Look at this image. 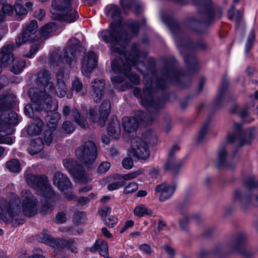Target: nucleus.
<instances>
[{
  "instance_id": "nucleus-50",
  "label": "nucleus",
  "mask_w": 258,
  "mask_h": 258,
  "mask_svg": "<svg viewBox=\"0 0 258 258\" xmlns=\"http://www.w3.org/2000/svg\"><path fill=\"white\" fill-rule=\"evenodd\" d=\"M110 167V164L109 162H102L98 167V172L101 173H104L109 169Z\"/></svg>"
},
{
  "instance_id": "nucleus-16",
  "label": "nucleus",
  "mask_w": 258,
  "mask_h": 258,
  "mask_svg": "<svg viewBox=\"0 0 258 258\" xmlns=\"http://www.w3.org/2000/svg\"><path fill=\"white\" fill-rule=\"evenodd\" d=\"M131 146L133 156L142 160H146L149 157L148 146L142 139L139 137L133 139Z\"/></svg>"
},
{
  "instance_id": "nucleus-20",
  "label": "nucleus",
  "mask_w": 258,
  "mask_h": 258,
  "mask_svg": "<svg viewBox=\"0 0 258 258\" xmlns=\"http://www.w3.org/2000/svg\"><path fill=\"white\" fill-rule=\"evenodd\" d=\"M179 150L178 145H174L170 149L169 152V159L165 164L164 170L171 171L173 174H176L181 167L179 162L176 161L173 158L174 153Z\"/></svg>"
},
{
  "instance_id": "nucleus-9",
  "label": "nucleus",
  "mask_w": 258,
  "mask_h": 258,
  "mask_svg": "<svg viewBox=\"0 0 258 258\" xmlns=\"http://www.w3.org/2000/svg\"><path fill=\"white\" fill-rule=\"evenodd\" d=\"M27 183L33 188L38 195L46 199H50L54 195L46 176L44 175H34L28 173L25 176Z\"/></svg>"
},
{
  "instance_id": "nucleus-6",
  "label": "nucleus",
  "mask_w": 258,
  "mask_h": 258,
  "mask_svg": "<svg viewBox=\"0 0 258 258\" xmlns=\"http://www.w3.org/2000/svg\"><path fill=\"white\" fill-rule=\"evenodd\" d=\"M14 102L13 97L10 94L1 96L0 98V144L11 145L13 139L9 136L12 135L14 130L12 125H16L19 123L18 115L13 111L8 114V117L4 119V116L7 114V109L12 106Z\"/></svg>"
},
{
  "instance_id": "nucleus-56",
  "label": "nucleus",
  "mask_w": 258,
  "mask_h": 258,
  "mask_svg": "<svg viewBox=\"0 0 258 258\" xmlns=\"http://www.w3.org/2000/svg\"><path fill=\"white\" fill-rule=\"evenodd\" d=\"M188 222V217L187 216H183V218L179 221V226L183 230H187Z\"/></svg>"
},
{
  "instance_id": "nucleus-40",
  "label": "nucleus",
  "mask_w": 258,
  "mask_h": 258,
  "mask_svg": "<svg viewBox=\"0 0 258 258\" xmlns=\"http://www.w3.org/2000/svg\"><path fill=\"white\" fill-rule=\"evenodd\" d=\"M245 187L247 190H251L256 187L257 184L254 181L253 177L250 176L245 178L243 181Z\"/></svg>"
},
{
  "instance_id": "nucleus-35",
  "label": "nucleus",
  "mask_w": 258,
  "mask_h": 258,
  "mask_svg": "<svg viewBox=\"0 0 258 258\" xmlns=\"http://www.w3.org/2000/svg\"><path fill=\"white\" fill-rule=\"evenodd\" d=\"M95 245L101 255L106 257L108 255V246L106 242L103 241H97Z\"/></svg>"
},
{
  "instance_id": "nucleus-41",
  "label": "nucleus",
  "mask_w": 258,
  "mask_h": 258,
  "mask_svg": "<svg viewBox=\"0 0 258 258\" xmlns=\"http://www.w3.org/2000/svg\"><path fill=\"white\" fill-rule=\"evenodd\" d=\"M134 4V0H120V5L126 14L133 7Z\"/></svg>"
},
{
  "instance_id": "nucleus-33",
  "label": "nucleus",
  "mask_w": 258,
  "mask_h": 258,
  "mask_svg": "<svg viewBox=\"0 0 258 258\" xmlns=\"http://www.w3.org/2000/svg\"><path fill=\"white\" fill-rule=\"evenodd\" d=\"M233 200L239 203L243 208H244V205L248 200V199L243 195V192L240 189H236L233 194Z\"/></svg>"
},
{
  "instance_id": "nucleus-62",
  "label": "nucleus",
  "mask_w": 258,
  "mask_h": 258,
  "mask_svg": "<svg viewBox=\"0 0 258 258\" xmlns=\"http://www.w3.org/2000/svg\"><path fill=\"white\" fill-rule=\"evenodd\" d=\"M165 250L166 253L171 256H173L175 254V251L174 249L172 247H170L169 245H165L164 246Z\"/></svg>"
},
{
  "instance_id": "nucleus-47",
  "label": "nucleus",
  "mask_w": 258,
  "mask_h": 258,
  "mask_svg": "<svg viewBox=\"0 0 258 258\" xmlns=\"http://www.w3.org/2000/svg\"><path fill=\"white\" fill-rule=\"evenodd\" d=\"M244 246V238H240L237 239L234 243L232 247L233 251H240V248Z\"/></svg>"
},
{
  "instance_id": "nucleus-26",
  "label": "nucleus",
  "mask_w": 258,
  "mask_h": 258,
  "mask_svg": "<svg viewBox=\"0 0 258 258\" xmlns=\"http://www.w3.org/2000/svg\"><path fill=\"white\" fill-rule=\"evenodd\" d=\"M31 124L28 127V133L31 136L38 135L40 134L42 126V121L38 117L33 118Z\"/></svg>"
},
{
  "instance_id": "nucleus-15",
  "label": "nucleus",
  "mask_w": 258,
  "mask_h": 258,
  "mask_svg": "<svg viewBox=\"0 0 258 258\" xmlns=\"http://www.w3.org/2000/svg\"><path fill=\"white\" fill-rule=\"evenodd\" d=\"M110 111V103L108 101H104L99 109L95 107L90 109L89 114L91 119L94 122H98L101 126L104 125L107 116Z\"/></svg>"
},
{
  "instance_id": "nucleus-51",
  "label": "nucleus",
  "mask_w": 258,
  "mask_h": 258,
  "mask_svg": "<svg viewBox=\"0 0 258 258\" xmlns=\"http://www.w3.org/2000/svg\"><path fill=\"white\" fill-rule=\"evenodd\" d=\"M104 222L109 227H113L117 223V218L114 217H108L104 219Z\"/></svg>"
},
{
  "instance_id": "nucleus-34",
  "label": "nucleus",
  "mask_w": 258,
  "mask_h": 258,
  "mask_svg": "<svg viewBox=\"0 0 258 258\" xmlns=\"http://www.w3.org/2000/svg\"><path fill=\"white\" fill-rule=\"evenodd\" d=\"M56 29L54 23L51 22L44 25L41 29V34L44 37L48 36L54 30Z\"/></svg>"
},
{
  "instance_id": "nucleus-37",
  "label": "nucleus",
  "mask_w": 258,
  "mask_h": 258,
  "mask_svg": "<svg viewBox=\"0 0 258 258\" xmlns=\"http://www.w3.org/2000/svg\"><path fill=\"white\" fill-rule=\"evenodd\" d=\"M254 32L253 30H251L249 33L247 41L245 45L244 51L246 54H248L249 51L251 49L252 46L253 42H254Z\"/></svg>"
},
{
  "instance_id": "nucleus-55",
  "label": "nucleus",
  "mask_w": 258,
  "mask_h": 258,
  "mask_svg": "<svg viewBox=\"0 0 258 258\" xmlns=\"http://www.w3.org/2000/svg\"><path fill=\"white\" fill-rule=\"evenodd\" d=\"M85 217V215L84 212H77L74 214L73 220L76 223L79 224L81 222V220L84 219Z\"/></svg>"
},
{
  "instance_id": "nucleus-61",
  "label": "nucleus",
  "mask_w": 258,
  "mask_h": 258,
  "mask_svg": "<svg viewBox=\"0 0 258 258\" xmlns=\"http://www.w3.org/2000/svg\"><path fill=\"white\" fill-rule=\"evenodd\" d=\"M111 79L113 84H120L123 82L124 80V77L121 76H115L113 77H111Z\"/></svg>"
},
{
  "instance_id": "nucleus-64",
  "label": "nucleus",
  "mask_w": 258,
  "mask_h": 258,
  "mask_svg": "<svg viewBox=\"0 0 258 258\" xmlns=\"http://www.w3.org/2000/svg\"><path fill=\"white\" fill-rule=\"evenodd\" d=\"M208 130L207 125L204 126L201 130L199 133V140H201L202 138L204 136V135L206 134Z\"/></svg>"
},
{
  "instance_id": "nucleus-32",
  "label": "nucleus",
  "mask_w": 258,
  "mask_h": 258,
  "mask_svg": "<svg viewBox=\"0 0 258 258\" xmlns=\"http://www.w3.org/2000/svg\"><path fill=\"white\" fill-rule=\"evenodd\" d=\"M134 214L137 216L141 217L146 215H151L152 211L151 210L148 209L145 205H140L135 208Z\"/></svg>"
},
{
  "instance_id": "nucleus-2",
  "label": "nucleus",
  "mask_w": 258,
  "mask_h": 258,
  "mask_svg": "<svg viewBox=\"0 0 258 258\" xmlns=\"http://www.w3.org/2000/svg\"><path fill=\"white\" fill-rule=\"evenodd\" d=\"M67 78V75L64 74L63 70L59 69L56 75L57 84L54 87L52 76L49 71L44 69L39 71L36 81L37 85L42 88L43 91H39L35 88L30 89L28 95L33 102V105H35V103L41 104L44 102L46 104L47 110L58 109V103L55 99H52L51 96L54 93L59 97H63L66 95L67 89L65 80Z\"/></svg>"
},
{
  "instance_id": "nucleus-21",
  "label": "nucleus",
  "mask_w": 258,
  "mask_h": 258,
  "mask_svg": "<svg viewBox=\"0 0 258 258\" xmlns=\"http://www.w3.org/2000/svg\"><path fill=\"white\" fill-rule=\"evenodd\" d=\"M53 181V184L62 191L70 189L72 186V183L67 175L60 172L54 173Z\"/></svg>"
},
{
  "instance_id": "nucleus-25",
  "label": "nucleus",
  "mask_w": 258,
  "mask_h": 258,
  "mask_svg": "<svg viewBox=\"0 0 258 258\" xmlns=\"http://www.w3.org/2000/svg\"><path fill=\"white\" fill-rule=\"evenodd\" d=\"M106 15L114 20H120L121 11L117 5H109L107 6L104 10Z\"/></svg>"
},
{
  "instance_id": "nucleus-1",
  "label": "nucleus",
  "mask_w": 258,
  "mask_h": 258,
  "mask_svg": "<svg viewBox=\"0 0 258 258\" xmlns=\"http://www.w3.org/2000/svg\"><path fill=\"white\" fill-rule=\"evenodd\" d=\"M162 74L163 76L160 79H157L155 75L152 77L149 74L144 75L145 88L143 91L138 88L134 89V95L141 99V104L149 112L145 113L139 111L136 114L137 118L124 117L122 119V125L126 132H135L138 127L139 120L147 124H150L155 119L159 109L163 106V102L155 99V93L157 89L166 88L169 82H173L176 77V73L171 68L164 70Z\"/></svg>"
},
{
  "instance_id": "nucleus-36",
  "label": "nucleus",
  "mask_w": 258,
  "mask_h": 258,
  "mask_svg": "<svg viewBox=\"0 0 258 258\" xmlns=\"http://www.w3.org/2000/svg\"><path fill=\"white\" fill-rule=\"evenodd\" d=\"M26 66V61L20 59L14 64L11 71L15 74H20Z\"/></svg>"
},
{
  "instance_id": "nucleus-5",
  "label": "nucleus",
  "mask_w": 258,
  "mask_h": 258,
  "mask_svg": "<svg viewBox=\"0 0 258 258\" xmlns=\"http://www.w3.org/2000/svg\"><path fill=\"white\" fill-rule=\"evenodd\" d=\"M146 54L140 52L136 44L133 45L131 51L129 53L124 54L125 63L121 58L116 57L111 63V68L113 71L118 75H123L128 78L130 81L134 85H138L140 83V78L138 75L131 73V68L135 66L137 69L142 73L140 68H146L143 62V59L145 58Z\"/></svg>"
},
{
  "instance_id": "nucleus-13",
  "label": "nucleus",
  "mask_w": 258,
  "mask_h": 258,
  "mask_svg": "<svg viewBox=\"0 0 258 258\" xmlns=\"http://www.w3.org/2000/svg\"><path fill=\"white\" fill-rule=\"evenodd\" d=\"M46 104L44 102L40 103H35V105L31 106L30 105H27L24 108L25 113L31 117L30 111L35 107V109L39 111L41 110L43 108L45 111L49 112V114L47 116L46 120L48 121L47 125L50 129L55 130L57 126V123L60 118V114L56 112L57 110H47L46 109Z\"/></svg>"
},
{
  "instance_id": "nucleus-45",
  "label": "nucleus",
  "mask_w": 258,
  "mask_h": 258,
  "mask_svg": "<svg viewBox=\"0 0 258 258\" xmlns=\"http://www.w3.org/2000/svg\"><path fill=\"white\" fill-rule=\"evenodd\" d=\"M42 47V45L40 43L35 44L32 45L28 53L24 54L23 55L28 58H31L34 56L37 51Z\"/></svg>"
},
{
  "instance_id": "nucleus-11",
  "label": "nucleus",
  "mask_w": 258,
  "mask_h": 258,
  "mask_svg": "<svg viewBox=\"0 0 258 258\" xmlns=\"http://www.w3.org/2000/svg\"><path fill=\"white\" fill-rule=\"evenodd\" d=\"M241 125L237 123H234V132L227 136L226 141L228 143H232L235 141H238L239 146H242L249 144L253 137L254 128L246 130L244 132L241 131Z\"/></svg>"
},
{
  "instance_id": "nucleus-43",
  "label": "nucleus",
  "mask_w": 258,
  "mask_h": 258,
  "mask_svg": "<svg viewBox=\"0 0 258 258\" xmlns=\"http://www.w3.org/2000/svg\"><path fill=\"white\" fill-rule=\"evenodd\" d=\"M16 14L18 15H23L27 14V10L22 5L21 1L16 2L14 6Z\"/></svg>"
},
{
  "instance_id": "nucleus-10",
  "label": "nucleus",
  "mask_w": 258,
  "mask_h": 258,
  "mask_svg": "<svg viewBox=\"0 0 258 258\" xmlns=\"http://www.w3.org/2000/svg\"><path fill=\"white\" fill-rule=\"evenodd\" d=\"M97 155L95 144L92 141H88L77 148L75 151V156L85 165L92 164Z\"/></svg>"
},
{
  "instance_id": "nucleus-8",
  "label": "nucleus",
  "mask_w": 258,
  "mask_h": 258,
  "mask_svg": "<svg viewBox=\"0 0 258 258\" xmlns=\"http://www.w3.org/2000/svg\"><path fill=\"white\" fill-rule=\"evenodd\" d=\"M73 0H52L50 12L53 19L68 23L75 22L79 17L78 12L72 8Z\"/></svg>"
},
{
  "instance_id": "nucleus-30",
  "label": "nucleus",
  "mask_w": 258,
  "mask_h": 258,
  "mask_svg": "<svg viewBox=\"0 0 258 258\" xmlns=\"http://www.w3.org/2000/svg\"><path fill=\"white\" fill-rule=\"evenodd\" d=\"M143 140L145 143L151 145H155L157 143L156 134L152 131H147L143 134Z\"/></svg>"
},
{
  "instance_id": "nucleus-28",
  "label": "nucleus",
  "mask_w": 258,
  "mask_h": 258,
  "mask_svg": "<svg viewBox=\"0 0 258 258\" xmlns=\"http://www.w3.org/2000/svg\"><path fill=\"white\" fill-rule=\"evenodd\" d=\"M6 3V0H0V22L5 20L6 15L10 16L14 13V8Z\"/></svg>"
},
{
  "instance_id": "nucleus-27",
  "label": "nucleus",
  "mask_w": 258,
  "mask_h": 258,
  "mask_svg": "<svg viewBox=\"0 0 258 258\" xmlns=\"http://www.w3.org/2000/svg\"><path fill=\"white\" fill-rule=\"evenodd\" d=\"M43 148V142L42 139L38 137L31 141L28 151L31 155H35L40 152Z\"/></svg>"
},
{
  "instance_id": "nucleus-23",
  "label": "nucleus",
  "mask_w": 258,
  "mask_h": 258,
  "mask_svg": "<svg viewBox=\"0 0 258 258\" xmlns=\"http://www.w3.org/2000/svg\"><path fill=\"white\" fill-rule=\"evenodd\" d=\"M14 46L13 44H8L4 46L1 50V61L4 66H7L12 63L14 60L13 50Z\"/></svg>"
},
{
  "instance_id": "nucleus-24",
  "label": "nucleus",
  "mask_w": 258,
  "mask_h": 258,
  "mask_svg": "<svg viewBox=\"0 0 258 258\" xmlns=\"http://www.w3.org/2000/svg\"><path fill=\"white\" fill-rule=\"evenodd\" d=\"M120 128L118 120L113 118L109 122L107 127V133L113 139H118L120 136Z\"/></svg>"
},
{
  "instance_id": "nucleus-44",
  "label": "nucleus",
  "mask_w": 258,
  "mask_h": 258,
  "mask_svg": "<svg viewBox=\"0 0 258 258\" xmlns=\"http://www.w3.org/2000/svg\"><path fill=\"white\" fill-rule=\"evenodd\" d=\"M138 188V184L136 182H131L125 186L123 192L125 194H129L135 192Z\"/></svg>"
},
{
  "instance_id": "nucleus-12",
  "label": "nucleus",
  "mask_w": 258,
  "mask_h": 258,
  "mask_svg": "<svg viewBox=\"0 0 258 258\" xmlns=\"http://www.w3.org/2000/svg\"><path fill=\"white\" fill-rule=\"evenodd\" d=\"M64 167L71 175L81 183H86L90 180V177L86 173L84 167L72 158L66 159L63 162Z\"/></svg>"
},
{
  "instance_id": "nucleus-3",
  "label": "nucleus",
  "mask_w": 258,
  "mask_h": 258,
  "mask_svg": "<svg viewBox=\"0 0 258 258\" xmlns=\"http://www.w3.org/2000/svg\"><path fill=\"white\" fill-rule=\"evenodd\" d=\"M22 201L17 195L12 194L11 199L8 202L4 199H0V218L5 223H12L13 226L17 224V216L21 211L27 217H32L38 211V201L33 194L28 190L22 191L21 194ZM20 224V223H18Z\"/></svg>"
},
{
  "instance_id": "nucleus-17",
  "label": "nucleus",
  "mask_w": 258,
  "mask_h": 258,
  "mask_svg": "<svg viewBox=\"0 0 258 258\" xmlns=\"http://www.w3.org/2000/svg\"><path fill=\"white\" fill-rule=\"evenodd\" d=\"M38 26L36 20L31 21L24 27L22 33L16 39L17 46L29 41L31 39V36L34 35L38 30Z\"/></svg>"
},
{
  "instance_id": "nucleus-38",
  "label": "nucleus",
  "mask_w": 258,
  "mask_h": 258,
  "mask_svg": "<svg viewBox=\"0 0 258 258\" xmlns=\"http://www.w3.org/2000/svg\"><path fill=\"white\" fill-rule=\"evenodd\" d=\"M226 155L227 153L225 149H222L219 151L217 167H221L226 166Z\"/></svg>"
},
{
  "instance_id": "nucleus-31",
  "label": "nucleus",
  "mask_w": 258,
  "mask_h": 258,
  "mask_svg": "<svg viewBox=\"0 0 258 258\" xmlns=\"http://www.w3.org/2000/svg\"><path fill=\"white\" fill-rule=\"evenodd\" d=\"M6 167L9 170L13 173H19L21 170V165L18 159H14L6 163Z\"/></svg>"
},
{
  "instance_id": "nucleus-39",
  "label": "nucleus",
  "mask_w": 258,
  "mask_h": 258,
  "mask_svg": "<svg viewBox=\"0 0 258 258\" xmlns=\"http://www.w3.org/2000/svg\"><path fill=\"white\" fill-rule=\"evenodd\" d=\"M144 172L143 169H138L137 170L131 172L127 174H124L122 176V178L124 180H128L135 179L137 176L141 175Z\"/></svg>"
},
{
  "instance_id": "nucleus-7",
  "label": "nucleus",
  "mask_w": 258,
  "mask_h": 258,
  "mask_svg": "<svg viewBox=\"0 0 258 258\" xmlns=\"http://www.w3.org/2000/svg\"><path fill=\"white\" fill-rule=\"evenodd\" d=\"M80 41L76 38H71L63 52L56 51L52 52L49 57L51 66H61L64 62L70 65L78 55H80L81 48ZM82 49V48H81Z\"/></svg>"
},
{
  "instance_id": "nucleus-52",
  "label": "nucleus",
  "mask_w": 258,
  "mask_h": 258,
  "mask_svg": "<svg viewBox=\"0 0 258 258\" xmlns=\"http://www.w3.org/2000/svg\"><path fill=\"white\" fill-rule=\"evenodd\" d=\"M122 166L126 169H131L134 165V162L132 158H125L122 162Z\"/></svg>"
},
{
  "instance_id": "nucleus-53",
  "label": "nucleus",
  "mask_w": 258,
  "mask_h": 258,
  "mask_svg": "<svg viewBox=\"0 0 258 258\" xmlns=\"http://www.w3.org/2000/svg\"><path fill=\"white\" fill-rule=\"evenodd\" d=\"M124 185V182L123 181H116L110 183L107 188L109 190H113L118 189Z\"/></svg>"
},
{
  "instance_id": "nucleus-49",
  "label": "nucleus",
  "mask_w": 258,
  "mask_h": 258,
  "mask_svg": "<svg viewBox=\"0 0 258 258\" xmlns=\"http://www.w3.org/2000/svg\"><path fill=\"white\" fill-rule=\"evenodd\" d=\"M83 89L82 83L78 79L76 78L72 82V89L77 92H80Z\"/></svg>"
},
{
  "instance_id": "nucleus-60",
  "label": "nucleus",
  "mask_w": 258,
  "mask_h": 258,
  "mask_svg": "<svg viewBox=\"0 0 258 258\" xmlns=\"http://www.w3.org/2000/svg\"><path fill=\"white\" fill-rule=\"evenodd\" d=\"M134 224V222L132 220H128L127 221L124 225V226L120 230L121 233H123L125 232L128 228L132 227L133 226Z\"/></svg>"
},
{
  "instance_id": "nucleus-57",
  "label": "nucleus",
  "mask_w": 258,
  "mask_h": 258,
  "mask_svg": "<svg viewBox=\"0 0 258 258\" xmlns=\"http://www.w3.org/2000/svg\"><path fill=\"white\" fill-rule=\"evenodd\" d=\"M139 249L141 251L146 254H149L152 252V249L150 246L146 243L140 245Z\"/></svg>"
},
{
  "instance_id": "nucleus-18",
  "label": "nucleus",
  "mask_w": 258,
  "mask_h": 258,
  "mask_svg": "<svg viewBox=\"0 0 258 258\" xmlns=\"http://www.w3.org/2000/svg\"><path fill=\"white\" fill-rule=\"evenodd\" d=\"M97 66V56L93 51L87 53L82 62V73L85 76L89 75Z\"/></svg>"
},
{
  "instance_id": "nucleus-22",
  "label": "nucleus",
  "mask_w": 258,
  "mask_h": 258,
  "mask_svg": "<svg viewBox=\"0 0 258 258\" xmlns=\"http://www.w3.org/2000/svg\"><path fill=\"white\" fill-rule=\"evenodd\" d=\"M176 186L173 184L163 183L156 187L155 190L160 193L159 200L164 202L170 198L174 193Z\"/></svg>"
},
{
  "instance_id": "nucleus-4",
  "label": "nucleus",
  "mask_w": 258,
  "mask_h": 258,
  "mask_svg": "<svg viewBox=\"0 0 258 258\" xmlns=\"http://www.w3.org/2000/svg\"><path fill=\"white\" fill-rule=\"evenodd\" d=\"M139 25L138 22L128 20L122 23L121 21L112 22L110 24L109 30H104L98 33V36L104 42L111 44L112 54H123L125 45L129 39L137 35Z\"/></svg>"
},
{
  "instance_id": "nucleus-19",
  "label": "nucleus",
  "mask_w": 258,
  "mask_h": 258,
  "mask_svg": "<svg viewBox=\"0 0 258 258\" xmlns=\"http://www.w3.org/2000/svg\"><path fill=\"white\" fill-rule=\"evenodd\" d=\"M105 81L103 79H94L91 84L90 93L94 102L100 101L105 89Z\"/></svg>"
},
{
  "instance_id": "nucleus-63",
  "label": "nucleus",
  "mask_w": 258,
  "mask_h": 258,
  "mask_svg": "<svg viewBox=\"0 0 258 258\" xmlns=\"http://www.w3.org/2000/svg\"><path fill=\"white\" fill-rule=\"evenodd\" d=\"M111 212V208L109 207H104L102 208L99 212L102 216H105L107 214L110 213Z\"/></svg>"
},
{
  "instance_id": "nucleus-42",
  "label": "nucleus",
  "mask_w": 258,
  "mask_h": 258,
  "mask_svg": "<svg viewBox=\"0 0 258 258\" xmlns=\"http://www.w3.org/2000/svg\"><path fill=\"white\" fill-rule=\"evenodd\" d=\"M247 110V107H244L240 109L239 106L235 105L233 106V108L232 109L231 112L232 113H235L239 111V112H238L239 115L242 119H245V118H246V117H247L248 114Z\"/></svg>"
},
{
  "instance_id": "nucleus-59",
  "label": "nucleus",
  "mask_w": 258,
  "mask_h": 258,
  "mask_svg": "<svg viewBox=\"0 0 258 258\" xmlns=\"http://www.w3.org/2000/svg\"><path fill=\"white\" fill-rule=\"evenodd\" d=\"M56 219L60 223H64L67 219L66 214L63 212L58 213L56 216Z\"/></svg>"
},
{
  "instance_id": "nucleus-29",
  "label": "nucleus",
  "mask_w": 258,
  "mask_h": 258,
  "mask_svg": "<svg viewBox=\"0 0 258 258\" xmlns=\"http://www.w3.org/2000/svg\"><path fill=\"white\" fill-rule=\"evenodd\" d=\"M71 115L73 116V119L81 127L86 128L88 126L86 119L81 115L78 110L76 109H73L71 111Z\"/></svg>"
},
{
  "instance_id": "nucleus-46",
  "label": "nucleus",
  "mask_w": 258,
  "mask_h": 258,
  "mask_svg": "<svg viewBox=\"0 0 258 258\" xmlns=\"http://www.w3.org/2000/svg\"><path fill=\"white\" fill-rule=\"evenodd\" d=\"M62 128L67 134H71L75 130L74 125L71 122L69 121L63 122Z\"/></svg>"
},
{
  "instance_id": "nucleus-58",
  "label": "nucleus",
  "mask_w": 258,
  "mask_h": 258,
  "mask_svg": "<svg viewBox=\"0 0 258 258\" xmlns=\"http://www.w3.org/2000/svg\"><path fill=\"white\" fill-rule=\"evenodd\" d=\"M45 11L42 9H38L34 12V16L39 20H42L45 16Z\"/></svg>"
},
{
  "instance_id": "nucleus-14",
  "label": "nucleus",
  "mask_w": 258,
  "mask_h": 258,
  "mask_svg": "<svg viewBox=\"0 0 258 258\" xmlns=\"http://www.w3.org/2000/svg\"><path fill=\"white\" fill-rule=\"evenodd\" d=\"M41 242L54 248H64L74 253L78 252V248L74 245L75 240L73 239L69 240L60 238L54 239L49 235L44 234L41 237Z\"/></svg>"
},
{
  "instance_id": "nucleus-54",
  "label": "nucleus",
  "mask_w": 258,
  "mask_h": 258,
  "mask_svg": "<svg viewBox=\"0 0 258 258\" xmlns=\"http://www.w3.org/2000/svg\"><path fill=\"white\" fill-rule=\"evenodd\" d=\"M53 133L51 130L47 131L45 132L44 140L47 145L49 146L51 143L52 140L53 139Z\"/></svg>"
},
{
  "instance_id": "nucleus-48",
  "label": "nucleus",
  "mask_w": 258,
  "mask_h": 258,
  "mask_svg": "<svg viewBox=\"0 0 258 258\" xmlns=\"http://www.w3.org/2000/svg\"><path fill=\"white\" fill-rule=\"evenodd\" d=\"M185 63L189 67L192 68L197 64V61L196 58L191 55H187L184 58Z\"/></svg>"
}]
</instances>
